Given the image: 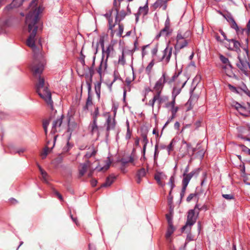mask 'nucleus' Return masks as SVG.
I'll list each match as a JSON object with an SVG mask.
<instances>
[{"label":"nucleus","instance_id":"473e14b6","mask_svg":"<svg viewBox=\"0 0 250 250\" xmlns=\"http://www.w3.org/2000/svg\"><path fill=\"white\" fill-rule=\"evenodd\" d=\"M200 172V168H196L191 171L190 173L188 174V175L190 178H192L193 177H197V176L199 175Z\"/></svg>","mask_w":250,"mask_h":250},{"label":"nucleus","instance_id":"3c124183","mask_svg":"<svg viewBox=\"0 0 250 250\" xmlns=\"http://www.w3.org/2000/svg\"><path fill=\"white\" fill-rule=\"evenodd\" d=\"M243 104H241L237 102H233V106L235 107V109L239 112V110H240L241 107L242 106Z\"/></svg>","mask_w":250,"mask_h":250},{"label":"nucleus","instance_id":"49530a36","mask_svg":"<svg viewBox=\"0 0 250 250\" xmlns=\"http://www.w3.org/2000/svg\"><path fill=\"white\" fill-rule=\"evenodd\" d=\"M179 110V107L178 106H174L171 107V116H173V117H175L176 113Z\"/></svg>","mask_w":250,"mask_h":250},{"label":"nucleus","instance_id":"b1692460","mask_svg":"<svg viewBox=\"0 0 250 250\" xmlns=\"http://www.w3.org/2000/svg\"><path fill=\"white\" fill-rule=\"evenodd\" d=\"M50 141L47 142L46 146H45V147L44 149L43 152L42 154V159H45L49 151L52 149H51V147H50L49 146L50 145Z\"/></svg>","mask_w":250,"mask_h":250},{"label":"nucleus","instance_id":"c03bdc74","mask_svg":"<svg viewBox=\"0 0 250 250\" xmlns=\"http://www.w3.org/2000/svg\"><path fill=\"white\" fill-rule=\"evenodd\" d=\"M99 115V108L98 107H96L95 108L94 111L92 114L93 120H97V118H98V117Z\"/></svg>","mask_w":250,"mask_h":250},{"label":"nucleus","instance_id":"e2e57ef3","mask_svg":"<svg viewBox=\"0 0 250 250\" xmlns=\"http://www.w3.org/2000/svg\"><path fill=\"white\" fill-rule=\"evenodd\" d=\"M187 187H182V190L180 192V198L181 200L184 197L185 193L186 192Z\"/></svg>","mask_w":250,"mask_h":250},{"label":"nucleus","instance_id":"4468645a","mask_svg":"<svg viewBox=\"0 0 250 250\" xmlns=\"http://www.w3.org/2000/svg\"><path fill=\"white\" fill-rule=\"evenodd\" d=\"M86 83L87 84L88 89V97L86 99V104H87V105H91L93 104L92 98L90 94L91 90V84H90V83L88 82V81H86Z\"/></svg>","mask_w":250,"mask_h":250},{"label":"nucleus","instance_id":"c9c22d12","mask_svg":"<svg viewBox=\"0 0 250 250\" xmlns=\"http://www.w3.org/2000/svg\"><path fill=\"white\" fill-rule=\"evenodd\" d=\"M146 174V171L144 168H142L140 169H139L137 173V177H144L145 176Z\"/></svg>","mask_w":250,"mask_h":250},{"label":"nucleus","instance_id":"bb28decb","mask_svg":"<svg viewBox=\"0 0 250 250\" xmlns=\"http://www.w3.org/2000/svg\"><path fill=\"white\" fill-rule=\"evenodd\" d=\"M123 165V166H125L128 163H132L134 161V158L132 156L130 155L128 159L126 158H122L120 161Z\"/></svg>","mask_w":250,"mask_h":250},{"label":"nucleus","instance_id":"e433bc0d","mask_svg":"<svg viewBox=\"0 0 250 250\" xmlns=\"http://www.w3.org/2000/svg\"><path fill=\"white\" fill-rule=\"evenodd\" d=\"M168 185H169L170 187V191H172L173 189L175 188V185L174 184V178L173 176L170 177L169 179V181L168 183Z\"/></svg>","mask_w":250,"mask_h":250},{"label":"nucleus","instance_id":"603ef678","mask_svg":"<svg viewBox=\"0 0 250 250\" xmlns=\"http://www.w3.org/2000/svg\"><path fill=\"white\" fill-rule=\"evenodd\" d=\"M50 118L46 119L43 121L42 127L43 128H48V126L50 124Z\"/></svg>","mask_w":250,"mask_h":250},{"label":"nucleus","instance_id":"2f4dec72","mask_svg":"<svg viewBox=\"0 0 250 250\" xmlns=\"http://www.w3.org/2000/svg\"><path fill=\"white\" fill-rule=\"evenodd\" d=\"M182 88L174 87L172 92V97H176L181 92Z\"/></svg>","mask_w":250,"mask_h":250},{"label":"nucleus","instance_id":"4be33fe9","mask_svg":"<svg viewBox=\"0 0 250 250\" xmlns=\"http://www.w3.org/2000/svg\"><path fill=\"white\" fill-rule=\"evenodd\" d=\"M101 82H97L95 84V91L98 100L100 99Z\"/></svg>","mask_w":250,"mask_h":250},{"label":"nucleus","instance_id":"a878e982","mask_svg":"<svg viewBox=\"0 0 250 250\" xmlns=\"http://www.w3.org/2000/svg\"><path fill=\"white\" fill-rule=\"evenodd\" d=\"M160 32L164 35V36H167L172 33V30L170 27L165 26Z\"/></svg>","mask_w":250,"mask_h":250},{"label":"nucleus","instance_id":"c756f323","mask_svg":"<svg viewBox=\"0 0 250 250\" xmlns=\"http://www.w3.org/2000/svg\"><path fill=\"white\" fill-rule=\"evenodd\" d=\"M154 64V60H152L148 64L146 68V74L149 75L151 73L152 68Z\"/></svg>","mask_w":250,"mask_h":250},{"label":"nucleus","instance_id":"aec40b11","mask_svg":"<svg viewBox=\"0 0 250 250\" xmlns=\"http://www.w3.org/2000/svg\"><path fill=\"white\" fill-rule=\"evenodd\" d=\"M194 89L195 87L190 90V97L189 98V100H188L187 103V104H189V106L188 107V110H190L193 108V106L192 105V102L194 100V99L195 100H196V98H195L194 99V97L192 96Z\"/></svg>","mask_w":250,"mask_h":250},{"label":"nucleus","instance_id":"0eeeda50","mask_svg":"<svg viewBox=\"0 0 250 250\" xmlns=\"http://www.w3.org/2000/svg\"><path fill=\"white\" fill-rule=\"evenodd\" d=\"M173 48L168 45L163 51V56L159 60L160 62L163 61L165 64H167L170 59Z\"/></svg>","mask_w":250,"mask_h":250},{"label":"nucleus","instance_id":"bf43d9fd","mask_svg":"<svg viewBox=\"0 0 250 250\" xmlns=\"http://www.w3.org/2000/svg\"><path fill=\"white\" fill-rule=\"evenodd\" d=\"M158 103L159 105L162 104L163 102L167 101L168 100V98L167 97H164L163 98H160L158 100Z\"/></svg>","mask_w":250,"mask_h":250},{"label":"nucleus","instance_id":"774afa93","mask_svg":"<svg viewBox=\"0 0 250 250\" xmlns=\"http://www.w3.org/2000/svg\"><path fill=\"white\" fill-rule=\"evenodd\" d=\"M246 30V33L248 36L249 35L250 33V20H249V22L247 24V29Z\"/></svg>","mask_w":250,"mask_h":250},{"label":"nucleus","instance_id":"a211bd4d","mask_svg":"<svg viewBox=\"0 0 250 250\" xmlns=\"http://www.w3.org/2000/svg\"><path fill=\"white\" fill-rule=\"evenodd\" d=\"M89 163L90 162L88 160L86 162V163L81 164V167L79 169V175L81 177L83 176V175L86 172L87 169L88 164H89Z\"/></svg>","mask_w":250,"mask_h":250},{"label":"nucleus","instance_id":"052dcab7","mask_svg":"<svg viewBox=\"0 0 250 250\" xmlns=\"http://www.w3.org/2000/svg\"><path fill=\"white\" fill-rule=\"evenodd\" d=\"M156 101V98L155 97H153L152 99L150 100L148 103V105L151 106L152 108L154 107V105Z\"/></svg>","mask_w":250,"mask_h":250},{"label":"nucleus","instance_id":"dca6fc26","mask_svg":"<svg viewBox=\"0 0 250 250\" xmlns=\"http://www.w3.org/2000/svg\"><path fill=\"white\" fill-rule=\"evenodd\" d=\"M116 177L113 175H110L106 179L105 182L101 185V187H109L114 182Z\"/></svg>","mask_w":250,"mask_h":250},{"label":"nucleus","instance_id":"864d4df0","mask_svg":"<svg viewBox=\"0 0 250 250\" xmlns=\"http://www.w3.org/2000/svg\"><path fill=\"white\" fill-rule=\"evenodd\" d=\"M42 180L46 183H48V174L47 173V172L45 171V172H44L42 174Z\"/></svg>","mask_w":250,"mask_h":250},{"label":"nucleus","instance_id":"5701e85b","mask_svg":"<svg viewBox=\"0 0 250 250\" xmlns=\"http://www.w3.org/2000/svg\"><path fill=\"white\" fill-rule=\"evenodd\" d=\"M89 127L91 129L92 133L98 131V126L97 125V120H93L92 123H90Z\"/></svg>","mask_w":250,"mask_h":250},{"label":"nucleus","instance_id":"a18cd8bd","mask_svg":"<svg viewBox=\"0 0 250 250\" xmlns=\"http://www.w3.org/2000/svg\"><path fill=\"white\" fill-rule=\"evenodd\" d=\"M222 197L227 200H230L234 199V196L233 194H223Z\"/></svg>","mask_w":250,"mask_h":250},{"label":"nucleus","instance_id":"72a5a7b5","mask_svg":"<svg viewBox=\"0 0 250 250\" xmlns=\"http://www.w3.org/2000/svg\"><path fill=\"white\" fill-rule=\"evenodd\" d=\"M220 59L221 62L224 63L228 65L230 67H232V66L231 64L229 62V61L227 57H225L224 56L221 55L220 56Z\"/></svg>","mask_w":250,"mask_h":250},{"label":"nucleus","instance_id":"412c9836","mask_svg":"<svg viewBox=\"0 0 250 250\" xmlns=\"http://www.w3.org/2000/svg\"><path fill=\"white\" fill-rule=\"evenodd\" d=\"M68 132L72 131L78 127V125L75 122L70 123V117L67 118Z\"/></svg>","mask_w":250,"mask_h":250},{"label":"nucleus","instance_id":"a19ab883","mask_svg":"<svg viewBox=\"0 0 250 250\" xmlns=\"http://www.w3.org/2000/svg\"><path fill=\"white\" fill-rule=\"evenodd\" d=\"M230 26L232 28L235 29L237 34L239 35V27H238L235 20L231 22Z\"/></svg>","mask_w":250,"mask_h":250},{"label":"nucleus","instance_id":"de8ad7c7","mask_svg":"<svg viewBox=\"0 0 250 250\" xmlns=\"http://www.w3.org/2000/svg\"><path fill=\"white\" fill-rule=\"evenodd\" d=\"M96 151L95 149H93V151L91 152H87L84 155V157L86 158H89L95 155Z\"/></svg>","mask_w":250,"mask_h":250},{"label":"nucleus","instance_id":"6e6d98bb","mask_svg":"<svg viewBox=\"0 0 250 250\" xmlns=\"http://www.w3.org/2000/svg\"><path fill=\"white\" fill-rule=\"evenodd\" d=\"M184 36H183L180 32H178L176 36V43L179 42L181 40L184 39Z\"/></svg>","mask_w":250,"mask_h":250},{"label":"nucleus","instance_id":"2eb2a0df","mask_svg":"<svg viewBox=\"0 0 250 250\" xmlns=\"http://www.w3.org/2000/svg\"><path fill=\"white\" fill-rule=\"evenodd\" d=\"M175 229L173 224L168 225V228L166 234V238L168 241H171V235L174 231Z\"/></svg>","mask_w":250,"mask_h":250},{"label":"nucleus","instance_id":"f8f14e48","mask_svg":"<svg viewBox=\"0 0 250 250\" xmlns=\"http://www.w3.org/2000/svg\"><path fill=\"white\" fill-rule=\"evenodd\" d=\"M24 0H13L11 3L7 5L5 8V9L9 10L12 9L13 8L19 7L22 4Z\"/></svg>","mask_w":250,"mask_h":250},{"label":"nucleus","instance_id":"39448f33","mask_svg":"<svg viewBox=\"0 0 250 250\" xmlns=\"http://www.w3.org/2000/svg\"><path fill=\"white\" fill-rule=\"evenodd\" d=\"M104 57V55H102L100 64L96 69L97 72L99 74L101 80L104 75L107 67V60H105Z\"/></svg>","mask_w":250,"mask_h":250},{"label":"nucleus","instance_id":"7ed1b4c3","mask_svg":"<svg viewBox=\"0 0 250 250\" xmlns=\"http://www.w3.org/2000/svg\"><path fill=\"white\" fill-rule=\"evenodd\" d=\"M245 42V46L243 48L244 50L245 51V54L244 56V58L242 59L240 56H238V58L239 59V62L236 63V65L245 75L248 76V69H250V64L249 62L248 38H246Z\"/></svg>","mask_w":250,"mask_h":250},{"label":"nucleus","instance_id":"ea45409f","mask_svg":"<svg viewBox=\"0 0 250 250\" xmlns=\"http://www.w3.org/2000/svg\"><path fill=\"white\" fill-rule=\"evenodd\" d=\"M166 219L168 223V225L173 224V215L167 213L166 215Z\"/></svg>","mask_w":250,"mask_h":250},{"label":"nucleus","instance_id":"09e8293b","mask_svg":"<svg viewBox=\"0 0 250 250\" xmlns=\"http://www.w3.org/2000/svg\"><path fill=\"white\" fill-rule=\"evenodd\" d=\"M198 195V194L196 192L194 193H190L188 197L187 198V201L188 202H190L194 197H196Z\"/></svg>","mask_w":250,"mask_h":250},{"label":"nucleus","instance_id":"7c9ffc66","mask_svg":"<svg viewBox=\"0 0 250 250\" xmlns=\"http://www.w3.org/2000/svg\"><path fill=\"white\" fill-rule=\"evenodd\" d=\"M148 11V5H147V3H146V4H145V5L144 6H143V7L140 6L139 7L138 12H140V13L144 12V14L145 15L147 14Z\"/></svg>","mask_w":250,"mask_h":250},{"label":"nucleus","instance_id":"9d476101","mask_svg":"<svg viewBox=\"0 0 250 250\" xmlns=\"http://www.w3.org/2000/svg\"><path fill=\"white\" fill-rule=\"evenodd\" d=\"M188 44V42L187 40H184L183 42H179L178 43H176L174 46L175 51L174 52V54L175 57V59H176L177 55L178 53L180 51V50L186 47Z\"/></svg>","mask_w":250,"mask_h":250},{"label":"nucleus","instance_id":"f3484780","mask_svg":"<svg viewBox=\"0 0 250 250\" xmlns=\"http://www.w3.org/2000/svg\"><path fill=\"white\" fill-rule=\"evenodd\" d=\"M241 115L245 116L248 117L250 115V111L249 109V106H246L244 104H243L242 106L241 107L240 110H239V112Z\"/></svg>","mask_w":250,"mask_h":250},{"label":"nucleus","instance_id":"1a4fd4ad","mask_svg":"<svg viewBox=\"0 0 250 250\" xmlns=\"http://www.w3.org/2000/svg\"><path fill=\"white\" fill-rule=\"evenodd\" d=\"M116 16L115 23L120 22L125 17L127 14L125 10H122L119 12V9L118 7L115 8Z\"/></svg>","mask_w":250,"mask_h":250},{"label":"nucleus","instance_id":"cd10ccee","mask_svg":"<svg viewBox=\"0 0 250 250\" xmlns=\"http://www.w3.org/2000/svg\"><path fill=\"white\" fill-rule=\"evenodd\" d=\"M165 0H157L153 4L152 7L154 10H156L158 7H161L164 3Z\"/></svg>","mask_w":250,"mask_h":250},{"label":"nucleus","instance_id":"423d86ee","mask_svg":"<svg viewBox=\"0 0 250 250\" xmlns=\"http://www.w3.org/2000/svg\"><path fill=\"white\" fill-rule=\"evenodd\" d=\"M63 117L62 114L60 117L53 121L50 131L51 134H55L57 132L61 131V126L62 123Z\"/></svg>","mask_w":250,"mask_h":250},{"label":"nucleus","instance_id":"6ab92c4d","mask_svg":"<svg viewBox=\"0 0 250 250\" xmlns=\"http://www.w3.org/2000/svg\"><path fill=\"white\" fill-rule=\"evenodd\" d=\"M166 175L163 172H157L154 175V179L157 181L158 184L162 187L164 186V184L161 182V178L165 177Z\"/></svg>","mask_w":250,"mask_h":250},{"label":"nucleus","instance_id":"338daca9","mask_svg":"<svg viewBox=\"0 0 250 250\" xmlns=\"http://www.w3.org/2000/svg\"><path fill=\"white\" fill-rule=\"evenodd\" d=\"M229 87L232 91H233L236 93H239V92L237 91V88L236 87L232 86L231 84H229Z\"/></svg>","mask_w":250,"mask_h":250},{"label":"nucleus","instance_id":"69168bd1","mask_svg":"<svg viewBox=\"0 0 250 250\" xmlns=\"http://www.w3.org/2000/svg\"><path fill=\"white\" fill-rule=\"evenodd\" d=\"M158 145L156 144L155 146V151H154V160L156 159V157L158 155L159 152L158 151Z\"/></svg>","mask_w":250,"mask_h":250},{"label":"nucleus","instance_id":"79ce46f5","mask_svg":"<svg viewBox=\"0 0 250 250\" xmlns=\"http://www.w3.org/2000/svg\"><path fill=\"white\" fill-rule=\"evenodd\" d=\"M175 141L174 139H172L169 144L167 146V149L168 154H169L170 152L173 150V146H174V143H175Z\"/></svg>","mask_w":250,"mask_h":250},{"label":"nucleus","instance_id":"4c0bfd02","mask_svg":"<svg viewBox=\"0 0 250 250\" xmlns=\"http://www.w3.org/2000/svg\"><path fill=\"white\" fill-rule=\"evenodd\" d=\"M87 68L88 69L89 73V75H90V81H89V82L91 83V82H92V77H93V75L94 74V67H93L92 66H91L90 67H88V66H87ZM88 82H89V81H88Z\"/></svg>","mask_w":250,"mask_h":250},{"label":"nucleus","instance_id":"8fccbe9b","mask_svg":"<svg viewBox=\"0 0 250 250\" xmlns=\"http://www.w3.org/2000/svg\"><path fill=\"white\" fill-rule=\"evenodd\" d=\"M172 191H169L168 196L167 197V202L168 205H171L173 204V196L171 195Z\"/></svg>","mask_w":250,"mask_h":250},{"label":"nucleus","instance_id":"4d7b16f0","mask_svg":"<svg viewBox=\"0 0 250 250\" xmlns=\"http://www.w3.org/2000/svg\"><path fill=\"white\" fill-rule=\"evenodd\" d=\"M242 90L248 96L250 97V90L248 89L247 87L245 84H244L243 87L242 88Z\"/></svg>","mask_w":250,"mask_h":250},{"label":"nucleus","instance_id":"5fc2aeb1","mask_svg":"<svg viewBox=\"0 0 250 250\" xmlns=\"http://www.w3.org/2000/svg\"><path fill=\"white\" fill-rule=\"evenodd\" d=\"M182 71V70H180L178 72H175L173 76L171 77V81H175V80L178 77V76L181 74Z\"/></svg>","mask_w":250,"mask_h":250},{"label":"nucleus","instance_id":"20e7f679","mask_svg":"<svg viewBox=\"0 0 250 250\" xmlns=\"http://www.w3.org/2000/svg\"><path fill=\"white\" fill-rule=\"evenodd\" d=\"M202 208H199V205L196 204L194 209H190L188 211L187 220L185 226L181 228V230L184 232L187 228H189L190 230L191 226H193L196 222L197 218L199 215V211Z\"/></svg>","mask_w":250,"mask_h":250},{"label":"nucleus","instance_id":"0e129e2a","mask_svg":"<svg viewBox=\"0 0 250 250\" xmlns=\"http://www.w3.org/2000/svg\"><path fill=\"white\" fill-rule=\"evenodd\" d=\"M131 132L130 130V128H127V131L125 135V139L126 140H129L131 138Z\"/></svg>","mask_w":250,"mask_h":250},{"label":"nucleus","instance_id":"ddd939ff","mask_svg":"<svg viewBox=\"0 0 250 250\" xmlns=\"http://www.w3.org/2000/svg\"><path fill=\"white\" fill-rule=\"evenodd\" d=\"M106 124H107L106 130L107 131H109L110 130L114 129V128L115 127V125H116V122H115V118H113L112 120L110 116H109L106 119Z\"/></svg>","mask_w":250,"mask_h":250},{"label":"nucleus","instance_id":"58836bf2","mask_svg":"<svg viewBox=\"0 0 250 250\" xmlns=\"http://www.w3.org/2000/svg\"><path fill=\"white\" fill-rule=\"evenodd\" d=\"M113 50V47L112 45H109L107 47L106 50H104V54L105 53L106 55V58L105 60H107L109 56L111 50Z\"/></svg>","mask_w":250,"mask_h":250},{"label":"nucleus","instance_id":"f03ea898","mask_svg":"<svg viewBox=\"0 0 250 250\" xmlns=\"http://www.w3.org/2000/svg\"><path fill=\"white\" fill-rule=\"evenodd\" d=\"M40 10L39 8L38 10L36 9L30 11L26 16L25 22L28 24V31L30 33L28 38L27 40V45L32 48L35 51L37 49L35 45V37L37 34L38 26L36 25L39 20V15L40 13Z\"/></svg>","mask_w":250,"mask_h":250},{"label":"nucleus","instance_id":"f257e3e1","mask_svg":"<svg viewBox=\"0 0 250 250\" xmlns=\"http://www.w3.org/2000/svg\"><path fill=\"white\" fill-rule=\"evenodd\" d=\"M39 56H40L39 54H35L34 55L35 60L31 66L34 76L35 77L39 75L38 83L36 85V92L40 97L43 99L53 109V102L51 99V93L45 84L44 79L40 76L43 70L44 64L42 62L37 59Z\"/></svg>","mask_w":250,"mask_h":250},{"label":"nucleus","instance_id":"13d9d810","mask_svg":"<svg viewBox=\"0 0 250 250\" xmlns=\"http://www.w3.org/2000/svg\"><path fill=\"white\" fill-rule=\"evenodd\" d=\"M99 42L101 44L102 49V55L104 56V41L103 39H101L100 40Z\"/></svg>","mask_w":250,"mask_h":250},{"label":"nucleus","instance_id":"c85d7f7f","mask_svg":"<svg viewBox=\"0 0 250 250\" xmlns=\"http://www.w3.org/2000/svg\"><path fill=\"white\" fill-rule=\"evenodd\" d=\"M184 178L182 180V187H187L190 180L191 178L187 175L183 176Z\"/></svg>","mask_w":250,"mask_h":250},{"label":"nucleus","instance_id":"9b49d317","mask_svg":"<svg viewBox=\"0 0 250 250\" xmlns=\"http://www.w3.org/2000/svg\"><path fill=\"white\" fill-rule=\"evenodd\" d=\"M147 132L148 131H143L141 133V137L143 138V143H144V145L143 146V151L142 153L145 157V152L146 150V146L147 144L148 143V140L147 139Z\"/></svg>","mask_w":250,"mask_h":250},{"label":"nucleus","instance_id":"37998d69","mask_svg":"<svg viewBox=\"0 0 250 250\" xmlns=\"http://www.w3.org/2000/svg\"><path fill=\"white\" fill-rule=\"evenodd\" d=\"M119 26V31L117 33V35L119 37H121L122 36V34L124 31V25L122 24L119 23H117Z\"/></svg>","mask_w":250,"mask_h":250},{"label":"nucleus","instance_id":"393cba45","mask_svg":"<svg viewBox=\"0 0 250 250\" xmlns=\"http://www.w3.org/2000/svg\"><path fill=\"white\" fill-rule=\"evenodd\" d=\"M228 42L233 43V47L235 48V50L237 52L240 51V47H241V44L238 41H237L234 39H230L228 40Z\"/></svg>","mask_w":250,"mask_h":250},{"label":"nucleus","instance_id":"6e6552de","mask_svg":"<svg viewBox=\"0 0 250 250\" xmlns=\"http://www.w3.org/2000/svg\"><path fill=\"white\" fill-rule=\"evenodd\" d=\"M166 83V73L163 72L162 77L156 82L154 88L156 90H162Z\"/></svg>","mask_w":250,"mask_h":250},{"label":"nucleus","instance_id":"f704fd0d","mask_svg":"<svg viewBox=\"0 0 250 250\" xmlns=\"http://www.w3.org/2000/svg\"><path fill=\"white\" fill-rule=\"evenodd\" d=\"M118 63L122 65H124L125 64V60L124 50L122 51V55L119 58Z\"/></svg>","mask_w":250,"mask_h":250},{"label":"nucleus","instance_id":"680f3d73","mask_svg":"<svg viewBox=\"0 0 250 250\" xmlns=\"http://www.w3.org/2000/svg\"><path fill=\"white\" fill-rule=\"evenodd\" d=\"M225 18L226 19L227 21L229 23H231L234 21V18H233L231 14H229L228 15H227V17H225Z\"/></svg>","mask_w":250,"mask_h":250}]
</instances>
